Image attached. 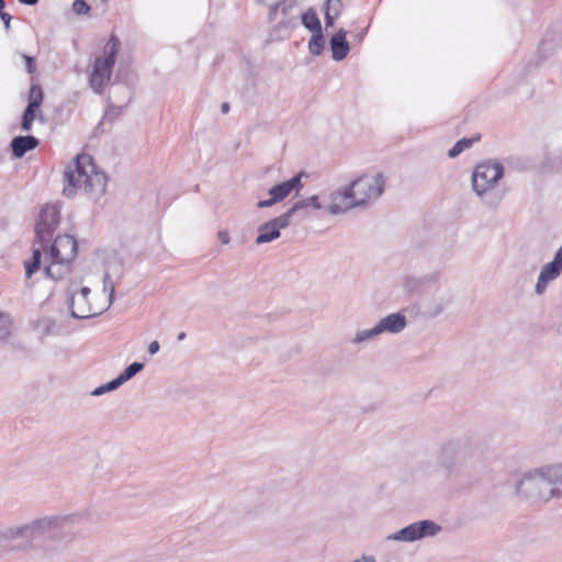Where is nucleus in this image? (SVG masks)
I'll list each match as a JSON object with an SVG mask.
<instances>
[{
  "mask_svg": "<svg viewBox=\"0 0 562 562\" xmlns=\"http://www.w3.org/2000/svg\"><path fill=\"white\" fill-rule=\"evenodd\" d=\"M177 339H178V341L184 340L186 339V333L184 331L179 333L178 336H177Z\"/></svg>",
  "mask_w": 562,
  "mask_h": 562,
  "instance_id": "58836bf2",
  "label": "nucleus"
},
{
  "mask_svg": "<svg viewBox=\"0 0 562 562\" xmlns=\"http://www.w3.org/2000/svg\"><path fill=\"white\" fill-rule=\"evenodd\" d=\"M68 186L64 189L67 195L77 191L83 192L91 200H99L106 190V177L99 170L89 155L81 154L65 171Z\"/></svg>",
  "mask_w": 562,
  "mask_h": 562,
  "instance_id": "7ed1b4c3",
  "label": "nucleus"
},
{
  "mask_svg": "<svg viewBox=\"0 0 562 562\" xmlns=\"http://www.w3.org/2000/svg\"><path fill=\"white\" fill-rule=\"evenodd\" d=\"M77 240L74 236L64 234L55 238L49 248L45 249L44 270L47 277L59 280L70 271L77 256Z\"/></svg>",
  "mask_w": 562,
  "mask_h": 562,
  "instance_id": "20e7f679",
  "label": "nucleus"
},
{
  "mask_svg": "<svg viewBox=\"0 0 562 562\" xmlns=\"http://www.w3.org/2000/svg\"><path fill=\"white\" fill-rule=\"evenodd\" d=\"M38 117L42 120V111L41 108H33L27 105L22 117V128L23 131H30L32 128L34 120Z\"/></svg>",
  "mask_w": 562,
  "mask_h": 562,
  "instance_id": "4be33fe9",
  "label": "nucleus"
},
{
  "mask_svg": "<svg viewBox=\"0 0 562 562\" xmlns=\"http://www.w3.org/2000/svg\"><path fill=\"white\" fill-rule=\"evenodd\" d=\"M262 3L268 5L271 9L272 13L277 12L278 7L284 1V0H261Z\"/></svg>",
  "mask_w": 562,
  "mask_h": 562,
  "instance_id": "473e14b6",
  "label": "nucleus"
},
{
  "mask_svg": "<svg viewBox=\"0 0 562 562\" xmlns=\"http://www.w3.org/2000/svg\"><path fill=\"white\" fill-rule=\"evenodd\" d=\"M119 44V40L112 36L106 43L103 53L95 57L89 67V86L97 93H102L104 87L111 80Z\"/></svg>",
  "mask_w": 562,
  "mask_h": 562,
  "instance_id": "0eeeda50",
  "label": "nucleus"
},
{
  "mask_svg": "<svg viewBox=\"0 0 562 562\" xmlns=\"http://www.w3.org/2000/svg\"><path fill=\"white\" fill-rule=\"evenodd\" d=\"M122 385V382L120 381L119 378L94 389L92 392H91V395L93 396H100V395H103L104 393H108V392H111V391H114L116 389H119L120 386Z\"/></svg>",
  "mask_w": 562,
  "mask_h": 562,
  "instance_id": "cd10ccee",
  "label": "nucleus"
},
{
  "mask_svg": "<svg viewBox=\"0 0 562 562\" xmlns=\"http://www.w3.org/2000/svg\"><path fill=\"white\" fill-rule=\"evenodd\" d=\"M352 562H375V559L370 555H363L362 558L353 560Z\"/></svg>",
  "mask_w": 562,
  "mask_h": 562,
  "instance_id": "e433bc0d",
  "label": "nucleus"
},
{
  "mask_svg": "<svg viewBox=\"0 0 562 562\" xmlns=\"http://www.w3.org/2000/svg\"><path fill=\"white\" fill-rule=\"evenodd\" d=\"M12 324L10 318H0V340L8 338L11 334Z\"/></svg>",
  "mask_w": 562,
  "mask_h": 562,
  "instance_id": "c756f323",
  "label": "nucleus"
},
{
  "mask_svg": "<svg viewBox=\"0 0 562 562\" xmlns=\"http://www.w3.org/2000/svg\"><path fill=\"white\" fill-rule=\"evenodd\" d=\"M109 291L110 294L99 304L98 302H88L89 288L81 286L78 290H74L70 299L71 316H100L112 302V294L114 292L112 284H110Z\"/></svg>",
  "mask_w": 562,
  "mask_h": 562,
  "instance_id": "1a4fd4ad",
  "label": "nucleus"
},
{
  "mask_svg": "<svg viewBox=\"0 0 562 562\" xmlns=\"http://www.w3.org/2000/svg\"><path fill=\"white\" fill-rule=\"evenodd\" d=\"M38 145V140L34 136H18L12 143L13 155L16 158L22 157L26 151L34 149Z\"/></svg>",
  "mask_w": 562,
  "mask_h": 562,
  "instance_id": "aec40b11",
  "label": "nucleus"
},
{
  "mask_svg": "<svg viewBox=\"0 0 562 562\" xmlns=\"http://www.w3.org/2000/svg\"><path fill=\"white\" fill-rule=\"evenodd\" d=\"M504 176V167L496 160H486L476 166L472 175V186L480 196L491 191Z\"/></svg>",
  "mask_w": 562,
  "mask_h": 562,
  "instance_id": "9d476101",
  "label": "nucleus"
},
{
  "mask_svg": "<svg viewBox=\"0 0 562 562\" xmlns=\"http://www.w3.org/2000/svg\"><path fill=\"white\" fill-rule=\"evenodd\" d=\"M216 238L224 246L229 245L231 241H232L231 233L226 228L218 229L217 233H216Z\"/></svg>",
  "mask_w": 562,
  "mask_h": 562,
  "instance_id": "2f4dec72",
  "label": "nucleus"
},
{
  "mask_svg": "<svg viewBox=\"0 0 562 562\" xmlns=\"http://www.w3.org/2000/svg\"><path fill=\"white\" fill-rule=\"evenodd\" d=\"M557 326H558V331L560 333V335H562V318Z\"/></svg>",
  "mask_w": 562,
  "mask_h": 562,
  "instance_id": "ea45409f",
  "label": "nucleus"
},
{
  "mask_svg": "<svg viewBox=\"0 0 562 562\" xmlns=\"http://www.w3.org/2000/svg\"><path fill=\"white\" fill-rule=\"evenodd\" d=\"M30 328L36 339H44L47 336L68 334L76 329L69 318H34L30 322Z\"/></svg>",
  "mask_w": 562,
  "mask_h": 562,
  "instance_id": "f8f14e48",
  "label": "nucleus"
},
{
  "mask_svg": "<svg viewBox=\"0 0 562 562\" xmlns=\"http://www.w3.org/2000/svg\"><path fill=\"white\" fill-rule=\"evenodd\" d=\"M342 10L341 0H327L325 5V23L326 26H333L335 20L339 16Z\"/></svg>",
  "mask_w": 562,
  "mask_h": 562,
  "instance_id": "412c9836",
  "label": "nucleus"
},
{
  "mask_svg": "<svg viewBox=\"0 0 562 562\" xmlns=\"http://www.w3.org/2000/svg\"><path fill=\"white\" fill-rule=\"evenodd\" d=\"M21 3L27 4V5H34L38 2V0H19Z\"/></svg>",
  "mask_w": 562,
  "mask_h": 562,
  "instance_id": "4c0bfd02",
  "label": "nucleus"
},
{
  "mask_svg": "<svg viewBox=\"0 0 562 562\" xmlns=\"http://www.w3.org/2000/svg\"><path fill=\"white\" fill-rule=\"evenodd\" d=\"M356 207L348 186L338 188L326 196L325 213L329 215H341Z\"/></svg>",
  "mask_w": 562,
  "mask_h": 562,
  "instance_id": "4468645a",
  "label": "nucleus"
},
{
  "mask_svg": "<svg viewBox=\"0 0 562 562\" xmlns=\"http://www.w3.org/2000/svg\"><path fill=\"white\" fill-rule=\"evenodd\" d=\"M357 207L368 205L381 196L385 189V177L380 172L364 173L349 186Z\"/></svg>",
  "mask_w": 562,
  "mask_h": 562,
  "instance_id": "6e6552de",
  "label": "nucleus"
},
{
  "mask_svg": "<svg viewBox=\"0 0 562 562\" xmlns=\"http://www.w3.org/2000/svg\"><path fill=\"white\" fill-rule=\"evenodd\" d=\"M58 223V209L55 205H46L42 210L36 223L35 244L40 243L41 247L34 246L31 260L24 262L26 278H31L32 274L41 268L43 243L50 237L52 233L56 229Z\"/></svg>",
  "mask_w": 562,
  "mask_h": 562,
  "instance_id": "423d86ee",
  "label": "nucleus"
},
{
  "mask_svg": "<svg viewBox=\"0 0 562 562\" xmlns=\"http://www.w3.org/2000/svg\"><path fill=\"white\" fill-rule=\"evenodd\" d=\"M442 531V527L434 520H419L395 531L386 537L387 541L414 542L427 537H435Z\"/></svg>",
  "mask_w": 562,
  "mask_h": 562,
  "instance_id": "9b49d317",
  "label": "nucleus"
},
{
  "mask_svg": "<svg viewBox=\"0 0 562 562\" xmlns=\"http://www.w3.org/2000/svg\"><path fill=\"white\" fill-rule=\"evenodd\" d=\"M159 347H160V346H159V342L155 340V341H153V342H150V344H149V346H148V352H149L150 355H155V353H157V352L159 351Z\"/></svg>",
  "mask_w": 562,
  "mask_h": 562,
  "instance_id": "f704fd0d",
  "label": "nucleus"
},
{
  "mask_svg": "<svg viewBox=\"0 0 562 562\" xmlns=\"http://www.w3.org/2000/svg\"><path fill=\"white\" fill-rule=\"evenodd\" d=\"M122 385V382L120 381L119 378L94 389L92 392H91V395L93 396H100V395H103L104 393H108V392H111V391H114L116 389H119L120 386Z\"/></svg>",
  "mask_w": 562,
  "mask_h": 562,
  "instance_id": "bb28decb",
  "label": "nucleus"
},
{
  "mask_svg": "<svg viewBox=\"0 0 562 562\" xmlns=\"http://www.w3.org/2000/svg\"><path fill=\"white\" fill-rule=\"evenodd\" d=\"M325 46V40L322 32L314 33L311 41L308 42V49L311 54L318 56L322 54Z\"/></svg>",
  "mask_w": 562,
  "mask_h": 562,
  "instance_id": "b1692460",
  "label": "nucleus"
},
{
  "mask_svg": "<svg viewBox=\"0 0 562 562\" xmlns=\"http://www.w3.org/2000/svg\"><path fill=\"white\" fill-rule=\"evenodd\" d=\"M72 10L77 14H87L90 11V7L83 0H76L72 3Z\"/></svg>",
  "mask_w": 562,
  "mask_h": 562,
  "instance_id": "7c9ffc66",
  "label": "nucleus"
},
{
  "mask_svg": "<svg viewBox=\"0 0 562 562\" xmlns=\"http://www.w3.org/2000/svg\"><path fill=\"white\" fill-rule=\"evenodd\" d=\"M347 33L344 30L335 33L330 38V49L335 60L344 59L349 53V44L346 40Z\"/></svg>",
  "mask_w": 562,
  "mask_h": 562,
  "instance_id": "a211bd4d",
  "label": "nucleus"
},
{
  "mask_svg": "<svg viewBox=\"0 0 562 562\" xmlns=\"http://www.w3.org/2000/svg\"><path fill=\"white\" fill-rule=\"evenodd\" d=\"M79 522L78 515L42 516L25 524L7 527L0 531V538L5 541L26 539L34 561L52 562L67 549L65 539Z\"/></svg>",
  "mask_w": 562,
  "mask_h": 562,
  "instance_id": "f257e3e1",
  "label": "nucleus"
},
{
  "mask_svg": "<svg viewBox=\"0 0 562 562\" xmlns=\"http://www.w3.org/2000/svg\"><path fill=\"white\" fill-rule=\"evenodd\" d=\"M302 187L303 184L301 181V175H296L286 181H283L271 187L268 192L270 198L267 200L259 201L257 207H270L279 202H282L291 194L292 191H295L297 193L302 189Z\"/></svg>",
  "mask_w": 562,
  "mask_h": 562,
  "instance_id": "2eb2a0df",
  "label": "nucleus"
},
{
  "mask_svg": "<svg viewBox=\"0 0 562 562\" xmlns=\"http://www.w3.org/2000/svg\"><path fill=\"white\" fill-rule=\"evenodd\" d=\"M562 463H552L525 472L515 483L516 495L546 504L562 497Z\"/></svg>",
  "mask_w": 562,
  "mask_h": 562,
  "instance_id": "f03ea898",
  "label": "nucleus"
},
{
  "mask_svg": "<svg viewBox=\"0 0 562 562\" xmlns=\"http://www.w3.org/2000/svg\"><path fill=\"white\" fill-rule=\"evenodd\" d=\"M472 144V139L463 138L459 140L450 150L449 157L453 158L462 153L465 148L470 147Z\"/></svg>",
  "mask_w": 562,
  "mask_h": 562,
  "instance_id": "c85d7f7f",
  "label": "nucleus"
},
{
  "mask_svg": "<svg viewBox=\"0 0 562 562\" xmlns=\"http://www.w3.org/2000/svg\"><path fill=\"white\" fill-rule=\"evenodd\" d=\"M406 326L405 318H381L379 324L370 329L358 330L352 339L355 344H361L374 339L383 331L396 334Z\"/></svg>",
  "mask_w": 562,
  "mask_h": 562,
  "instance_id": "dca6fc26",
  "label": "nucleus"
},
{
  "mask_svg": "<svg viewBox=\"0 0 562 562\" xmlns=\"http://www.w3.org/2000/svg\"><path fill=\"white\" fill-rule=\"evenodd\" d=\"M227 110H228V104H223L222 105V111L223 112H227Z\"/></svg>",
  "mask_w": 562,
  "mask_h": 562,
  "instance_id": "a19ab883",
  "label": "nucleus"
},
{
  "mask_svg": "<svg viewBox=\"0 0 562 562\" xmlns=\"http://www.w3.org/2000/svg\"><path fill=\"white\" fill-rule=\"evenodd\" d=\"M302 23L313 33L322 32L319 19L313 10H308L302 14Z\"/></svg>",
  "mask_w": 562,
  "mask_h": 562,
  "instance_id": "5701e85b",
  "label": "nucleus"
},
{
  "mask_svg": "<svg viewBox=\"0 0 562 562\" xmlns=\"http://www.w3.org/2000/svg\"><path fill=\"white\" fill-rule=\"evenodd\" d=\"M325 205H326V198H323L318 194L308 196L306 199H302L296 201L289 210V214L293 217V215L306 207H312L313 210L321 211L323 210L325 212Z\"/></svg>",
  "mask_w": 562,
  "mask_h": 562,
  "instance_id": "6ab92c4d",
  "label": "nucleus"
},
{
  "mask_svg": "<svg viewBox=\"0 0 562 562\" xmlns=\"http://www.w3.org/2000/svg\"><path fill=\"white\" fill-rule=\"evenodd\" d=\"M291 220L292 216L286 211L285 213L259 225L255 239L256 245H263L278 239L281 235V229L286 228L291 224Z\"/></svg>",
  "mask_w": 562,
  "mask_h": 562,
  "instance_id": "ddd939ff",
  "label": "nucleus"
},
{
  "mask_svg": "<svg viewBox=\"0 0 562 562\" xmlns=\"http://www.w3.org/2000/svg\"><path fill=\"white\" fill-rule=\"evenodd\" d=\"M562 272V247L559 248L552 261L542 266L536 284V292L542 294L549 282L555 280Z\"/></svg>",
  "mask_w": 562,
  "mask_h": 562,
  "instance_id": "f3484780",
  "label": "nucleus"
},
{
  "mask_svg": "<svg viewBox=\"0 0 562 562\" xmlns=\"http://www.w3.org/2000/svg\"><path fill=\"white\" fill-rule=\"evenodd\" d=\"M44 100V93L38 85H32L29 93V104L33 108H41Z\"/></svg>",
  "mask_w": 562,
  "mask_h": 562,
  "instance_id": "393cba45",
  "label": "nucleus"
},
{
  "mask_svg": "<svg viewBox=\"0 0 562 562\" xmlns=\"http://www.w3.org/2000/svg\"><path fill=\"white\" fill-rule=\"evenodd\" d=\"M0 16H1L2 21L4 22L5 26H7V27H9V25H10V20H11L10 14H9V13H7V12H1V11H0Z\"/></svg>",
  "mask_w": 562,
  "mask_h": 562,
  "instance_id": "c9c22d12",
  "label": "nucleus"
},
{
  "mask_svg": "<svg viewBox=\"0 0 562 562\" xmlns=\"http://www.w3.org/2000/svg\"><path fill=\"white\" fill-rule=\"evenodd\" d=\"M472 457V447L462 439L450 440L442 443L435 453L434 468L436 473L450 479Z\"/></svg>",
  "mask_w": 562,
  "mask_h": 562,
  "instance_id": "39448f33",
  "label": "nucleus"
},
{
  "mask_svg": "<svg viewBox=\"0 0 562 562\" xmlns=\"http://www.w3.org/2000/svg\"><path fill=\"white\" fill-rule=\"evenodd\" d=\"M4 8V1L0 0V10Z\"/></svg>",
  "mask_w": 562,
  "mask_h": 562,
  "instance_id": "79ce46f5",
  "label": "nucleus"
},
{
  "mask_svg": "<svg viewBox=\"0 0 562 562\" xmlns=\"http://www.w3.org/2000/svg\"><path fill=\"white\" fill-rule=\"evenodd\" d=\"M144 368V364L140 362H134L130 364L123 373H121L117 378L123 383L131 380L134 375H136L138 372H140Z\"/></svg>",
  "mask_w": 562,
  "mask_h": 562,
  "instance_id": "a878e982",
  "label": "nucleus"
},
{
  "mask_svg": "<svg viewBox=\"0 0 562 562\" xmlns=\"http://www.w3.org/2000/svg\"><path fill=\"white\" fill-rule=\"evenodd\" d=\"M23 58L26 63V69L30 74H33L35 71V61L32 57L23 55Z\"/></svg>",
  "mask_w": 562,
  "mask_h": 562,
  "instance_id": "72a5a7b5",
  "label": "nucleus"
}]
</instances>
